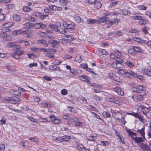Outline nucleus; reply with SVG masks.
Returning a JSON list of instances; mask_svg holds the SVG:
<instances>
[{"label": "nucleus", "mask_w": 151, "mask_h": 151, "mask_svg": "<svg viewBox=\"0 0 151 151\" xmlns=\"http://www.w3.org/2000/svg\"><path fill=\"white\" fill-rule=\"evenodd\" d=\"M38 35L42 37H45L46 34L44 32H40L38 33Z\"/></svg>", "instance_id": "774afa93"}, {"label": "nucleus", "mask_w": 151, "mask_h": 151, "mask_svg": "<svg viewBox=\"0 0 151 151\" xmlns=\"http://www.w3.org/2000/svg\"><path fill=\"white\" fill-rule=\"evenodd\" d=\"M61 94L63 95H65L68 93V91L65 89H63L61 91Z\"/></svg>", "instance_id": "13d9d810"}, {"label": "nucleus", "mask_w": 151, "mask_h": 151, "mask_svg": "<svg viewBox=\"0 0 151 151\" xmlns=\"http://www.w3.org/2000/svg\"><path fill=\"white\" fill-rule=\"evenodd\" d=\"M46 55L47 57L48 58H53L54 57V55L52 53H49L47 52L46 54Z\"/></svg>", "instance_id": "603ef678"}, {"label": "nucleus", "mask_w": 151, "mask_h": 151, "mask_svg": "<svg viewBox=\"0 0 151 151\" xmlns=\"http://www.w3.org/2000/svg\"><path fill=\"white\" fill-rule=\"evenodd\" d=\"M107 93L104 92V96L106 97L104 98L105 100L109 102H114L116 104H119L120 103V101L117 99V98L116 97H109L107 96Z\"/></svg>", "instance_id": "f03ea898"}, {"label": "nucleus", "mask_w": 151, "mask_h": 151, "mask_svg": "<svg viewBox=\"0 0 151 151\" xmlns=\"http://www.w3.org/2000/svg\"><path fill=\"white\" fill-rule=\"evenodd\" d=\"M57 140H58L59 141L61 142H63L64 141L67 142L69 141L68 140H66L65 139H64L63 138V137H58L57 138Z\"/></svg>", "instance_id": "8fccbe9b"}, {"label": "nucleus", "mask_w": 151, "mask_h": 151, "mask_svg": "<svg viewBox=\"0 0 151 151\" xmlns=\"http://www.w3.org/2000/svg\"><path fill=\"white\" fill-rule=\"evenodd\" d=\"M132 18L133 20H141L143 17L140 16H132Z\"/></svg>", "instance_id": "cd10ccee"}, {"label": "nucleus", "mask_w": 151, "mask_h": 151, "mask_svg": "<svg viewBox=\"0 0 151 151\" xmlns=\"http://www.w3.org/2000/svg\"><path fill=\"white\" fill-rule=\"evenodd\" d=\"M49 27H50L53 31L55 32H58V29L56 25L53 24H49Z\"/></svg>", "instance_id": "a211bd4d"}, {"label": "nucleus", "mask_w": 151, "mask_h": 151, "mask_svg": "<svg viewBox=\"0 0 151 151\" xmlns=\"http://www.w3.org/2000/svg\"><path fill=\"white\" fill-rule=\"evenodd\" d=\"M149 27L147 26H145L142 27V31L145 34L147 35L148 34L149 32L148 30L149 29Z\"/></svg>", "instance_id": "aec40b11"}, {"label": "nucleus", "mask_w": 151, "mask_h": 151, "mask_svg": "<svg viewBox=\"0 0 151 151\" xmlns=\"http://www.w3.org/2000/svg\"><path fill=\"white\" fill-rule=\"evenodd\" d=\"M74 122L75 123V125L76 126H82V123L78 122H76L75 120H74Z\"/></svg>", "instance_id": "4d7b16f0"}, {"label": "nucleus", "mask_w": 151, "mask_h": 151, "mask_svg": "<svg viewBox=\"0 0 151 151\" xmlns=\"http://www.w3.org/2000/svg\"><path fill=\"white\" fill-rule=\"evenodd\" d=\"M144 88L142 85H138L136 87H133L132 88V90L134 92L138 93H145L144 91Z\"/></svg>", "instance_id": "20e7f679"}, {"label": "nucleus", "mask_w": 151, "mask_h": 151, "mask_svg": "<svg viewBox=\"0 0 151 151\" xmlns=\"http://www.w3.org/2000/svg\"><path fill=\"white\" fill-rule=\"evenodd\" d=\"M113 91L116 92L119 95L122 96L124 95V91L118 87L114 88Z\"/></svg>", "instance_id": "6e6552de"}, {"label": "nucleus", "mask_w": 151, "mask_h": 151, "mask_svg": "<svg viewBox=\"0 0 151 151\" xmlns=\"http://www.w3.org/2000/svg\"><path fill=\"white\" fill-rule=\"evenodd\" d=\"M62 63V61L59 60H55L54 62L52 63L55 65H60Z\"/></svg>", "instance_id": "5fc2aeb1"}, {"label": "nucleus", "mask_w": 151, "mask_h": 151, "mask_svg": "<svg viewBox=\"0 0 151 151\" xmlns=\"http://www.w3.org/2000/svg\"><path fill=\"white\" fill-rule=\"evenodd\" d=\"M27 118H28V119H29L31 121L33 122H35V123H37V122H36L35 121V119L33 118V117H32L31 116H28V117H27Z\"/></svg>", "instance_id": "338daca9"}, {"label": "nucleus", "mask_w": 151, "mask_h": 151, "mask_svg": "<svg viewBox=\"0 0 151 151\" xmlns=\"http://www.w3.org/2000/svg\"><path fill=\"white\" fill-rule=\"evenodd\" d=\"M139 108L141 109L142 110H144L147 112H149L150 110V109L149 108H147L143 105H141L140 106Z\"/></svg>", "instance_id": "4c0bfd02"}, {"label": "nucleus", "mask_w": 151, "mask_h": 151, "mask_svg": "<svg viewBox=\"0 0 151 151\" xmlns=\"http://www.w3.org/2000/svg\"><path fill=\"white\" fill-rule=\"evenodd\" d=\"M67 108L68 110H69L70 111L72 112L73 113H75L76 112L75 110L73 107L68 106Z\"/></svg>", "instance_id": "79ce46f5"}, {"label": "nucleus", "mask_w": 151, "mask_h": 151, "mask_svg": "<svg viewBox=\"0 0 151 151\" xmlns=\"http://www.w3.org/2000/svg\"><path fill=\"white\" fill-rule=\"evenodd\" d=\"M33 27V24L30 22L25 23L24 24V27L25 28L28 29H30Z\"/></svg>", "instance_id": "6ab92c4d"}, {"label": "nucleus", "mask_w": 151, "mask_h": 151, "mask_svg": "<svg viewBox=\"0 0 151 151\" xmlns=\"http://www.w3.org/2000/svg\"><path fill=\"white\" fill-rule=\"evenodd\" d=\"M129 11L126 9H123L122 11V14L124 15H128Z\"/></svg>", "instance_id": "bf43d9fd"}, {"label": "nucleus", "mask_w": 151, "mask_h": 151, "mask_svg": "<svg viewBox=\"0 0 151 151\" xmlns=\"http://www.w3.org/2000/svg\"><path fill=\"white\" fill-rule=\"evenodd\" d=\"M75 60L78 63L81 62L82 61L81 55H77L75 58Z\"/></svg>", "instance_id": "c9c22d12"}, {"label": "nucleus", "mask_w": 151, "mask_h": 151, "mask_svg": "<svg viewBox=\"0 0 151 151\" xmlns=\"http://www.w3.org/2000/svg\"><path fill=\"white\" fill-rule=\"evenodd\" d=\"M120 22L118 19H115L112 21H107L105 24H109L110 25H116Z\"/></svg>", "instance_id": "1a4fd4ad"}, {"label": "nucleus", "mask_w": 151, "mask_h": 151, "mask_svg": "<svg viewBox=\"0 0 151 151\" xmlns=\"http://www.w3.org/2000/svg\"><path fill=\"white\" fill-rule=\"evenodd\" d=\"M98 23L100 24L104 22V17H102L98 19L97 20Z\"/></svg>", "instance_id": "a18cd8bd"}, {"label": "nucleus", "mask_w": 151, "mask_h": 151, "mask_svg": "<svg viewBox=\"0 0 151 151\" xmlns=\"http://www.w3.org/2000/svg\"><path fill=\"white\" fill-rule=\"evenodd\" d=\"M128 52L129 54L132 55H135V53L134 49H129L128 50Z\"/></svg>", "instance_id": "a19ab883"}, {"label": "nucleus", "mask_w": 151, "mask_h": 151, "mask_svg": "<svg viewBox=\"0 0 151 151\" xmlns=\"http://www.w3.org/2000/svg\"><path fill=\"white\" fill-rule=\"evenodd\" d=\"M126 132L129 134V136L131 137L134 139V138H135L134 137V136H136V134L134 132L132 131H131L129 130H126Z\"/></svg>", "instance_id": "f3484780"}, {"label": "nucleus", "mask_w": 151, "mask_h": 151, "mask_svg": "<svg viewBox=\"0 0 151 151\" xmlns=\"http://www.w3.org/2000/svg\"><path fill=\"white\" fill-rule=\"evenodd\" d=\"M88 85L89 86H93L94 88H98L100 87L99 85H96V83H92L90 82L89 81V82H88Z\"/></svg>", "instance_id": "f704fd0d"}, {"label": "nucleus", "mask_w": 151, "mask_h": 151, "mask_svg": "<svg viewBox=\"0 0 151 151\" xmlns=\"http://www.w3.org/2000/svg\"><path fill=\"white\" fill-rule=\"evenodd\" d=\"M35 16L41 19H44L46 16H48L47 15L42 14L39 12H37L35 14Z\"/></svg>", "instance_id": "f8f14e48"}, {"label": "nucleus", "mask_w": 151, "mask_h": 151, "mask_svg": "<svg viewBox=\"0 0 151 151\" xmlns=\"http://www.w3.org/2000/svg\"><path fill=\"white\" fill-rule=\"evenodd\" d=\"M24 51H20L19 50H17L15 52L14 54L18 56H20L22 55L24 53Z\"/></svg>", "instance_id": "473e14b6"}, {"label": "nucleus", "mask_w": 151, "mask_h": 151, "mask_svg": "<svg viewBox=\"0 0 151 151\" xmlns=\"http://www.w3.org/2000/svg\"><path fill=\"white\" fill-rule=\"evenodd\" d=\"M75 19L76 22L78 23H79L80 22L83 23L84 22L83 19H81V18L79 16L76 17H75Z\"/></svg>", "instance_id": "c85d7f7f"}, {"label": "nucleus", "mask_w": 151, "mask_h": 151, "mask_svg": "<svg viewBox=\"0 0 151 151\" xmlns=\"http://www.w3.org/2000/svg\"><path fill=\"white\" fill-rule=\"evenodd\" d=\"M143 73L145 75L151 76V68L150 69H144L142 70Z\"/></svg>", "instance_id": "5701e85b"}, {"label": "nucleus", "mask_w": 151, "mask_h": 151, "mask_svg": "<svg viewBox=\"0 0 151 151\" xmlns=\"http://www.w3.org/2000/svg\"><path fill=\"white\" fill-rule=\"evenodd\" d=\"M77 149L79 151H86V149L82 144L77 145L76 147Z\"/></svg>", "instance_id": "2eb2a0df"}, {"label": "nucleus", "mask_w": 151, "mask_h": 151, "mask_svg": "<svg viewBox=\"0 0 151 151\" xmlns=\"http://www.w3.org/2000/svg\"><path fill=\"white\" fill-rule=\"evenodd\" d=\"M140 147L143 150H149L150 149V148L149 146L146 145V144L143 143H142L139 144V145Z\"/></svg>", "instance_id": "4468645a"}, {"label": "nucleus", "mask_w": 151, "mask_h": 151, "mask_svg": "<svg viewBox=\"0 0 151 151\" xmlns=\"http://www.w3.org/2000/svg\"><path fill=\"white\" fill-rule=\"evenodd\" d=\"M86 70H87V71L91 72V73H92V74L93 75L96 74V73L93 71L92 69L88 68V67H87V68H86Z\"/></svg>", "instance_id": "0e129e2a"}, {"label": "nucleus", "mask_w": 151, "mask_h": 151, "mask_svg": "<svg viewBox=\"0 0 151 151\" xmlns=\"http://www.w3.org/2000/svg\"><path fill=\"white\" fill-rule=\"evenodd\" d=\"M144 130L145 127L143 126V127L141 129L138 130L137 131L138 132L141 134V135L143 137L144 139L145 138V133Z\"/></svg>", "instance_id": "b1692460"}, {"label": "nucleus", "mask_w": 151, "mask_h": 151, "mask_svg": "<svg viewBox=\"0 0 151 151\" xmlns=\"http://www.w3.org/2000/svg\"><path fill=\"white\" fill-rule=\"evenodd\" d=\"M28 31H23L22 29H20L17 30L13 31L12 34L14 36H16L19 34H26L28 33Z\"/></svg>", "instance_id": "0eeeda50"}, {"label": "nucleus", "mask_w": 151, "mask_h": 151, "mask_svg": "<svg viewBox=\"0 0 151 151\" xmlns=\"http://www.w3.org/2000/svg\"><path fill=\"white\" fill-rule=\"evenodd\" d=\"M118 64L116 62H114L111 64V65L113 67V68L115 69H118L119 68L117 66Z\"/></svg>", "instance_id": "3c124183"}, {"label": "nucleus", "mask_w": 151, "mask_h": 151, "mask_svg": "<svg viewBox=\"0 0 151 151\" xmlns=\"http://www.w3.org/2000/svg\"><path fill=\"white\" fill-rule=\"evenodd\" d=\"M4 100L6 103L15 104L19 102L20 100L19 98L14 97H8L4 99Z\"/></svg>", "instance_id": "7ed1b4c3"}, {"label": "nucleus", "mask_w": 151, "mask_h": 151, "mask_svg": "<svg viewBox=\"0 0 151 151\" xmlns=\"http://www.w3.org/2000/svg\"><path fill=\"white\" fill-rule=\"evenodd\" d=\"M49 68L50 70H56L60 71L61 70L59 67L56 65H50L49 66Z\"/></svg>", "instance_id": "dca6fc26"}, {"label": "nucleus", "mask_w": 151, "mask_h": 151, "mask_svg": "<svg viewBox=\"0 0 151 151\" xmlns=\"http://www.w3.org/2000/svg\"><path fill=\"white\" fill-rule=\"evenodd\" d=\"M13 18L18 22H19L21 19V17L17 14H14L13 15Z\"/></svg>", "instance_id": "e433bc0d"}, {"label": "nucleus", "mask_w": 151, "mask_h": 151, "mask_svg": "<svg viewBox=\"0 0 151 151\" xmlns=\"http://www.w3.org/2000/svg\"><path fill=\"white\" fill-rule=\"evenodd\" d=\"M67 25L66 29H70L72 32H74L75 30V24L74 23L68 24Z\"/></svg>", "instance_id": "9d476101"}, {"label": "nucleus", "mask_w": 151, "mask_h": 151, "mask_svg": "<svg viewBox=\"0 0 151 151\" xmlns=\"http://www.w3.org/2000/svg\"><path fill=\"white\" fill-rule=\"evenodd\" d=\"M61 4L63 6H65L68 2V0H60Z\"/></svg>", "instance_id": "58836bf2"}, {"label": "nucleus", "mask_w": 151, "mask_h": 151, "mask_svg": "<svg viewBox=\"0 0 151 151\" xmlns=\"http://www.w3.org/2000/svg\"><path fill=\"white\" fill-rule=\"evenodd\" d=\"M5 148V145L3 144H0V150L1 151H4Z\"/></svg>", "instance_id": "6e6d98bb"}, {"label": "nucleus", "mask_w": 151, "mask_h": 151, "mask_svg": "<svg viewBox=\"0 0 151 151\" xmlns=\"http://www.w3.org/2000/svg\"><path fill=\"white\" fill-rule=\"evenodd\" d=\"M33 27L36 29L40 28V22L35 24H33Z\"/></svg>", "instance_id": "ea45409f"}, {"label": "nucleus", "mask_w": 151, "mask_h": 151, "mask_svg": "<svg viewBox=\"0 0 151 151\" xmlns=\"http://www.w3.org/2000/svg\"><path fill=\"white\" fill-rule=\"evenodd\" d=\"M43 78L45 80L48 81H50L52 80V78H51L48 77L46 76H44L43 77Z\"/></svg>", "instance_id": "e2e57ef3"}, {"label": "nucleus", "mask_w": 151, "mask_h": 151, "mask_svg": "<svg viewBox=\"0 0 151 151\" xmlns=\"http://www.w3.org/2000/svg\"><path fill=\"white\" fill-rule=\"evenodd\" d=\"M144 93H138L134 95L132 97L133 100L135 101H142L143 99V95Z\"/></svg>", "instance_id": "39448f33"}, {"label": "nucleus", "mask_w": 151, "mask_h": 151, "mask_svg": "<svg viewBox=\"0 0 151 151\" xmlns=\"http://www.w3.org/2000/svg\"><path fill=\"white\" fill-rule=\"evenodd\" d=\"M143 137H135L134 138V140L135 142L137 143H140L141 142H143Z\"/></svg>", "instance_id": "4be33fe9"}, {"label": "nucleus", "mask_w": 151, "mask_h": 151, "mask_svg": "<svg viewBox=\"0 0 151 151\" xmlns=\"http://www.w3.org/2000/svg\"><path fill=\"white\" fill-rule=\"evenodd\" d=\"M118 73L119 75H125V76L128 77H129V76H131L133 77H136L137 76V74L130 70L126 71V70L121 69L119 70Z\"/></svg>", "instance_id": "f257e3e1"}, {"label": "nucleus", "mask_w": 151, "mask_h": 151, "mask_svg": "<svg viewBox=\"0 0 151 151\" xmlns=\"http://www.w3.org/2000/svg\"><path fill=\"white\" fill-rule=\"evenodd\" d=\"M134 50V51H135L137 52H139L141 51L140 48L139 47L137 46L133 47Z\"/></svg>", "instance_id": "680f3d73"}, {"label": "nucleus", "mask_w": 151, "mask_h": 151, "mask_svg": "<svg viewBox=\"0 0 151 151\" xmlns=\"http://www.w3.org/2000/svg\"><path fill=\"white\" fill-rule=\"evenodd\" d=\"M66 35V37L67 38V39L68 40H69L70 41H72L73 40V39H74V38L73 37L71 36L70 35Z\"/></svg>", "instance_id": "37998d69"}, {"label": "nucleus", "mask_w": 151, "mask_h": 151, "mask_svg": "<svg viewBox=\"0 0 151 151\" xmlns=\"http://www.w3.org/2000/svg\"><path fill=\"white\" fill-rule=\"evenodd\" d=\"M6 69L10 72L14 71L16 70V67L13 65H8L6 66Z\"/></svg>", "instance_id": "ddd939ff"}, {"label": "nucleus", "mask_w": 151, "mask_h": 151, "mask_svg": "<svg viewBox=\"0 0 151 151\" xmlns=\"http://www.w3.org/2000/svg\"><path fill=\"white\" fill-rule=\"evenodd\" d=\"M31 9L27 6H25L23 7V10L25 12H29L30 11Z\"/></svg>", "instance_id": "49530a36"}, {"label": "nucleus", "mask_w": 151, "mask_h": 151, "mask_svg": "<svg viewBox=\"0 0 151 151\" xmlns=\"http://www.w3.org/2000/svg\"><path fill=\"white\" fill-rule=\"evenodd\" d=\"M79 79L81 81L86 82L88 83L89 82V80L88 79V76H86L83 75L81 76H79Z\"/></svg>", "instance_id": "412c9836"}, {"label": "nucleus", "mask_w": 151, "mask_h": 151, "mask_svg": "<svg viewBox=\"0 0 151 151\" xmlns=\"http://www.w3.org/2000/svg\"><path fill=\"white\" fill-rule=\"evenodd\" d=\"M125 64L129 67H134V63L132 62L127 61L125 63Z\"/></svg>", "instance_id": "2f4dec72"}, {"label": "nucleus", "mask_w": 151, "mask_h": 151, "mask_svg": "<svg viewBox=\"0 0 151 151\" xmlns=\"http://www.w3.org/2000/svg\"><path fill=\"white\" fill-rule=\"evenodd\" d=\"M58 31L61 34H63L65 35L66 34V32L65 29L60 28L58 29Z\"/></svg>", "instance_id": "72a5a7b5"}, {"label": "nucleus", "mask_w": 151, "mask_h": 151, "mask_svg": "<svg viewBox=\"0 0 151 151\" xmlns=\"http://www.w3.org/2000/svg\"><path fill=\"white\" fill-rule=\"evenodd\" d=\"M7 46L9 48H12L14 50H16L20 48L19 45H17L15 42H10L7 44Z\"/></svg>", "instance_id": "423d86ee"}, {"label": "nucleus", "mask_w": 151, "mask_h": 151, "mask_svg": "<svg viewBox=\"0 0 151 151\" xmlns=\"http://www.w3.org/2000/svg\"><path fill=\"white\" fill-rule=\"evenodd\" d=\"M6 29H3V31L1 32L0 33V38H5L7 34L5 33L7 31H6Z\"/></svg>", "instance_id": "393cba45"}, {"label": "nucleus", "mask_w": 151, "mask_h": 151, "mask_svg": "<svg viewBox=\"0 0 151 151\" xmlns=\"http://www.w3.org/2000/svg\"><path fill=\"white\" fill-rule=\"evenodd\" d=\"M28 20L30 22H34L36 21V19L35 18L30 16L29 17Z\"/></svg>", "instance_id": "052dcab7"}, {"label": "nucleus", "mask_w": 151, "mask_h": 151, "mask_svg": "<svg viewBox=\"0 0 151 151\" xmlns=\"http://www.w3.org/2000/svg\"><path fill=\"white\" fill-rule=\"evenodd\" d=\"M101 4L99 1H95L94 3V7L97 9H99L101 7Z\"/></svg>", "instance_id": "a878e982"}, {"label": "nucleus", "mask_w": 151, "mask_h": 151, "mask_svg": "<svg viewBox=\"0 0 151 151\" xmlns=\"http://www.w3.org/2000/svg\"><path fill=\"white\" fill-rule=\"evenodd\" d=\"M115 61L117 63L118 65H121L123 62L122 59L119 57H117L115 58Z\"/></svg>", "instance_id": "bb28decb"}, {"label": "nucleus", "mask_w": 151, "mask_h": 151, "mask_svg": "<svg viewBox=\"0 0 151 151\" xmlns=\"http://www.w3.org/2000/svg\"><path fill=\"white\" fill-rule=\"evenodd\" d=\"M138 8L139 9L142 10H145L147 9V7L146 6L142 5L138 6Z\"/></svg>", "instance_id": "09e8293b"}, {"label": "nucleus", "mask_w": 151, "mask_h": 151, "mask_svg": "<svg viewBox=\"0 0 151 151\" xmlns=\"http://www.w3.org/2000/svg\"><path fill=\"white\" fill-rule=\"evenodd\" d=\"M28 55L29 58H30L31 59H34L35 57V55L33 54V53L32 54H28Z\"/></svg>", "instance_id": "69168bd1"}, {"label": "nucleus", "mask_w": 151, "mask_h": 151, "mask_svg": "<svg viewBox=\"0 0 151 151\" xmlns=\"http://www.w3.org/2000/svg\"><path fill=\"white\" fill-rule=\"evenodd\" d=\"M122 114L120 113H117L115 114V117L116 119L119 120V122H122L124 120V118L122 117Z\"/></svg>", "instance_id": "9b49d317"}, {"label": "nucleus", "mask_w": 151, "mask_h": 151, "mask_svg": "<svg viewBox=\"0 0 151 151\" xmlns=\"http://www.w3.org/2000/svg\"><path fill=\"white\" fill-rule=\"evenodd\" d=\"M95 137L93 136H91L88 137V140L89 141H94Z\"/></svg>", "instance_id": "864d4df0"}, {"label": "nucleus", "mask_w": 151, "mask_h": 151, "mask_svg": "<svg viewBox=\"0 0 151 151\" xmlns=\"http://www.w3.org/2000/svg\"><path fill=\"white\" fill-rule=\"evenodd\" d=\"M98 50L100 53L102 54H101V55H99V56L101 58H102L101 57V56H102V57H103V55H104L103 54V51L104 50L103 49H101L100 48H98Z\"/></svg>", "instance_id": "de8ad7c7"}, {"label": "nucleus", "mask_w": 151, "mask_h": 151, "mask_svg": "<svg viewBox=\"0 0 151 151\" xmlns=\"http://www.w3.org/2000/svg\"><path fill=\"white\" fill-rule=\"evenodd\" d=\"M97 22V20L94 19H89L86 20V23L87 24H94Z\"/></svg>", "instance_id": "7c9ffc66"}, {"label": "nucleus", "mask_w": 151, "mask_h": 151, "mask_svg": "<svg viewBox=\"0 0 151 151\" xmlns=\"http://www.w3.org/2000/svg\"><path fill=\"white\" fill-rule=\"evenodd\" d=\"M114 52L119 56H121L122 55V52L120 51H119V50H115L114 51Z\"/></svg>", "instance_id": "c03bdc74"}, {"label": "nucleus", "mask_w": 151, "mask_h": 151, "mask_svg": "<svg viewBox=\"0 0 151 151\" xmlns=\"http://www.w3.org/2000/svg\"><path fill=\"white\" fill-rule=\"evenodd\" d=\"M133 40L134 41L137 42H144L145 40H142L140 38L137 37H134L133 38Z\"/></svg>", "instance_id": "c756f323"}]
</instances>
